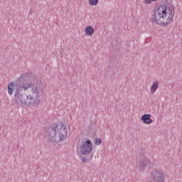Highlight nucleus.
Masks as SVG:
<instances>
[{
	"mask_svg": "<svg viewBox=\"0 0 182 182\" xmlns=\"http://www.w3.org/2000/svg\"><path fill=\"white\" fill-rule=\"evenodd\" d=\"M7 90L9 95H14L12 100L14 105L38 106L41 103L39 96L43 95L44 87L38 82L36 77L28 73L20 76L16 85L11 82Z\"/></svg>",
	"mask_w": 182,
	"mask_h": 182,
	"instance_id": "1",
	"label": "nucleus"
},
{
	"mask_svg": "<svg viewBox=\"0 0 182 182\" xmlns=\"http://www.w3.org/2000/svg\"><path fill=\"white\" fill-rule=\"evenodd\" d=\"M154 11L151 17L152 22L161 26H167L173 21L176 8L171 2L166 0L162 5L155 7Z\"/></svg>",
	"mask_w": 182,
	"mask_h": 182,
	"instance_id": "2",
	"label": "nucleus"
},
{
	"mask_svg": "<svg viewBox=\"0 0 182 182\" xmlns=\"http://www.w3.org/2000/svg\"><path fill=\"white\" fill-rule=\"evenodd\" d=\"M47 134L49 144L53 145L55 143H60L62 140H66L68 137V127L63 124V122L51 124L47 129Z\"/></svg>",
	"mask_w": 182,
	"mask_h": 182,
	"instance_id": "3",
	"label": "nucleus"
},
{
	"mask_svg": "<svg viewBox=\"0 0 182 182\" xmlns=\"http://www.w3.org/2000/svg\"><path fill=\"white\" fill-rule=\"evenodd\" d=\"M92 150H93V143L90 139H87L85 141H82L80 145V153L82 156H80L81 161L85 164L87 161L90 162V160L93 159V154H92Z\"/></svg>",
	"mask_w": 182,
	"mask_h": 182,
	"instance_id": "4",
	"label": "nucleus"
},
{
	"mask_svg": "<svg viewBox=\"0 0 182 182\" xmlns=\"http://www.w3.org/2000/svg\"><path fill=\"white\" fill-rule=\"evenodd\" d=\"M150 179L151 182H164L166 180L163 171L157 169L153 170L151 172Z\"/></svg>",
	"mask_w": 182,
	"mask_h": 182,
	"instance_id": "5",
	"label": "nucleus"
},
{
	"mask_svg": "<svg viewBox=\"0 0 182 182\" xmlns=\"http://www.w3.org/2000/svg\"><path fill=\"white\" fill-rule=\"evenodd\" d=\"M149 164H150V159L144 157L138 162L136 166L140 171H143Z\"/></svg>",
	"mask_w": 182,
	"mask_h": 182,
	"instance_id": "6",
	"label": "nucleus"
},
{
	"mask_svg": "<svg viewBox=\"0 0 182 182\" xmlns=\"http://www.w3.org/2000/svg\"><path fill=\"white\" fill-rule=\"evenodd\" d=\"M151 114H145L141 117V120L144 123V124H151L153 123V119H151Z\"/></svg>",
	"mask_w": 182,
	"mask_h": 182,
	"instance_id": "7",
	"label": "nucleus"
},
{
	"mask_svg": "<svg viewBox=\"0 0 182 182\" xmlns=\"http://www.w3.org/2000/svg\"><path fill=\"white\" fill-rule=\"evenodd\" d=\"M85 35H87L88 36H92L93 33H95V28L92 26H88L85 28Z\"/></svg>",
	"mask_w": 182,
	"mask_h": 182,
	"instance_id": "8",
	"label": "nucleus"
},
{
	"mask_svg": "<svg viewBox=\"0 0 182 182\" xmlns=\"http://www.w3.org/2000/svg\"><path fill=\"white\" fill-rule=\"evenodd\" d=\"M157 89H159V81L154 82L151 86V92L152 93H156V90H157Z\"/></svg>",
	"mask_w": 182,
	"mask_h": 182,
	"instance_id": "9",
	"label": "nucleus"
},
{
	"mask_svg": "<svg viewBox=\"0 0 182 182\" xmlns=\"http://www.w3.org/2000/svg\"><path fill=\"white\" fill-rule=\"evenodd\" d=\"M90 5H92V6H95L99 4V0H89Z\"/></svg>",
	"mask_w": 182,
	"mask_h": 182,
	"instance_id": "10",
	"label": "nucleus"
},
{
	"mask_svg": "<svg viewBox=\"0 0 182 182\" xmlns=\"http://www.w3.org/2000/svg\"><path fill=\"white\" fill-rule=\"evenodd\" d=\"M102 144V139L99 138L95 139V145L96 146H100Z\"/></svg>",
	"mask_w": 182,
	"mask_h": 182,
	"instance_id": "11",
	"label": "nucleus"
},
{
	"mask_svg": "<svg viewBox=\"0 0 182 182\" xmlns=\"http://www.w3.org/2000/svg\"><path fill=\"white\" fill-rule=\"evenodd\" d=\"M151 1L152 0H144V4H151Z\"/></svg>",
	"mask_w": 182,
	"mask_h": 182,
	"instance_id": "12",
	"label": "nucleus"
},
{
	"mask_svg": "<svg viewBox=\"0 0 182 182\" xmlns=\"http://www.w3.org/2000/svg\"><path fill=\"white\" fill-rule=\"evenodd\" d=\"M153 2H155L156 1H157V0H151Z\"/></svg>",
	"mask_w": 182,
	"mask_h": 182,
	"instance_id": "13",
	"label": "nucleus"
}]
</instances>
